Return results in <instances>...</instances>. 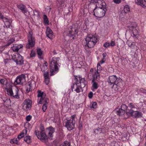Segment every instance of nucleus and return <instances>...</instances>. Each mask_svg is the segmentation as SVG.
Listing matches in <instances>:
<instances>
[{"mask_svg":"<svg viewBox=\"0 0 146 146\" xmlns=\"http://www.w3.org/2000/svg\"><path fill=\"white\" fill-rule=\"evenodd\" d=\"M34 15H36L37 17L39 16V11L36 10H35L34 11Z\"/></svg>","mask_w":146,"mask_h":146,"instance_id":"37","label":"nucleus"},{"mask_svg":"<svg viewBox=\"0 0 146 146\" xmlns=\"http://www.w3.org/2000/svg\"><path fill=\"white\" fill-rule=\"evenodd\" d=\"M44 21L45 24H48L49 21L47 16L45 15L43 16Z\"/></svg>","mask_w":146,"mask_h":146,"instance_id":"30","label":"nucleus"},{"mask_svg":"<svg viewBox=\"0 0 146 146\" xmlns=\"http://www.w3.org/2000/svg\"><path fill=\"white\" fill-rule=\"evenodd\" d=\"M59 57H53L52 60L50 61V72L52 73L55 71L58 70V67L60 66Z\"/></svg>","mask_w":146,"mask_h":146,"instance_id":"3","label":"nucleus"},{"mask_svg":"<svg viewBox=\"0 0 146 146\" xmlns=\"http://www.w3.org/2000/svg\"><path fill=\"white\" fill-rule=\"evenodd\" d=\"M5 46H1L0 47V51L2 52L5 49Z\"/></svg>","mask_w":146,"mask_h":146,"instance_id":"58","label":"nucleus"},{"mask_svg":"<svg viewBox=\"0 0 146 146\" xmlns=\"http://www.w3.org/2000/svg\"><path fill=\"white\" fill-rule=\"evenodd\" d=\"M10 142L11 144L15 143L18 144V140L17 139H14L10 140Z\"/></svg>","mask_w":146,"mask_h":146,"instance_id":"36","label":"nucleus"},{"mask_svg":"<svg viewBox=\"0 0 146 146\" xmlns=\"http://www.w3.org/2000/svg\"><path fill=\"white\" fill-rule=\"evenodd\" d=\"M93 93L92 92H90L88 94V97L90 98H91L93 96Z\"/></svg>","mask_w":146,"mask_h":146,"instance_id":"55","label":"nucleus"},{"mask_svg":"<svg viewBox=\"0 0 146 146\" xmlns=\"http://www.w3.org/2000/svg\"><path fill=\"white\" fill-rule=\"evenodd\" d=\"M27 132V131L26 129H24L22 132L19 135H18V138L19 139H20L24 136V135H26Z\"/></svg>","mask_w":146,"mask_h":146,"instance_id":"24","label":"nucleus"},{"mask_svg":"<svg viewBox=\"0 0 146 146\" xmlns=\"http://www.w3.org/2000/svg\"><path fill=\"white\" fill-rule=\"evenodd\" d=\"M11 44V42H9L8 41V42L7 43L4 45V46H5V47L9 45L10 44Z\"/></svg>","mask_w":146,"mask_h":146,"instance_id":"63","label":"nucleus"},{"mask_svg":"<svg viewBox=\"0 0 146 146\" xmlns=\"http://www.w3.org/2000/svg\"><path fill=\"white\" fill-rule=\"evenodd\" d=\"M12 50L14 51L17 52L19 50V48H18L17 46V45H16V46H14L12 47Z\"/></svg>","mask_w":146,"mask_h":146,"instance_id":"41","label":"nucleus"},{"mask_svg":"<svg viewBox=\"0 0 146 146\" xmlns=\"http://www.w3.org/2000/svg\"><path fill=\"white\" fill-rule=\"evenodd\" d=\"M97 68L98 70H100L102 69V67L100 65V63H98L97 65Z\"/></svg>","mask_w":146,"mask_h":146,"instance_id":"51","label":"nucleus"},{"mask_svg":"<svg viewBox=\"0 0 146 146\" xmlns=\"http://www.w3.org/2000/svg\"><path fill=\"white\" fill-rule=\"evenodd\" d=\"M27 92V93L29 92L30 91H31L30 90V86H28L27 84L26 86V90Z\"/></svg>","mask_w":146,"mask_h":146,"instance_id":"54","label":"nucleus"},{"mask_svg":"<svg viewBox=\"0 0 146 146\" xmlns=\"http://www.w3.org/2000/svg\"><path fill=\"white\" fill-rule=\"evenodd\" d=\"M1 19H2L4 23H6L9 20L7 18L5 17H4L3 16V17H2Z\"/></svg>","mask_w":146,"mask_h":146,"instance_id":"46","label":"nucleus"},{"mask_svg":"<svg viewBox=\"0 0 146 146\" xmlns=\"http://www.w3.org/2000/svg\"><path fill=\"white\" fill-rule=\"evenodd\" d=\"M122 83L121 82H117V84H116L115 85H117V86H119L120 88H122L123 87V85H122Z\"/></svg>","mask_w":146,"mask_h":146,"instance_id":"47","label":"nucleus"},{"mask_svg":"<svg viewBox=\"0 0 146 146\" xmlns=\"http://www.w3.org/2000/svg\"><path fill=\"white\" fill-rule=\"evenodd\" d=\"M28 44L26 45V47L29 48L31 47L34 46L35 45V39L33 36L32 31H29L28 34Z\"/></svg>","mask_w":146,"mask_h":146,"instance_id":"5","label":"nucleus"},{"mask_svg":"<svg viewBox=\"0 0 146 146\" xmlns=\"http://www.w3.org/2000/svg\"><path fill=\"white\" fill-rule=\"evenodd\" d=\"M5 25L7 27H9L10 26L11 24L10 20H9L7 22L5 23Z\"/></svg>","mask_w":146,"mask_h":146,"instance_id":"40","label":"nucleus"},{"mask_svg":"<svg viewBox=\"0 0 146 146\" xmlns=\"http://www.w3.org/2000/svg\"><path fill=\"white\" fill-rule=\"evenodd\" d=\"M44 104L42 106V110L44 112H45L47 109V104Z\"/></svg>","mask_w":146,"mask_h":146,"instance_id":"43","label":"nucleus"},{"mask_svg":"<svg viewBox=\"0 0 146 146\" xmlns=\"http://www.w3.org/2000/svg\"><path fill=\"white\" fill-rule=\"evenodd\" d=\"M75 84L76 85V88L74 90V91H76L78 93H79L80 92V85H79V83L78 81H76L75 84L73 83L71 86V89L72 91H73V90L74 88V86Z\"/></svg>","mask_w":146,"mask_h":146,"instance_id":"18","label":"nucleus"},{"mask_svg":"<svg viewBox=\"0 0 146 146\" xmlns=\"http://www.w3.org/2000/svg\"><path fill=\"white\" fill-rule=\"evenodd\" d=\"M106 4L101 5H96V7L94 10V15L97 17L101 18L103 17L107 11L106 8Z\"/></svg>","mask_w":146,"mask_h":146,"instance_id":"1","label":"nucleus"},{"mask_svg":"<svg viewBox=\"0 0 146 146\" xmlns=\"http://www.w3.org/2000/svg\"><path fill=\"white\" fill-rule=\"evenodd\" d=\"M129 108H130L131 109L135 108V106L132 103H129Z\"/></svg>","mask_w":146,"mask_h":146,"instance_id":"45","label":"nucleus"},{"mask_svg":"<svg viewBox=\"0 0 146 146\" xmlns=\"http://www.w3.org/2000/svg\"><path fill=\"white\" fill-rule=\"evenodd\" d=\"M24 141L27 143H29L31 142V137L30 136H26L24 138Z\"/></svg>","mask_w":146,"mask_h":146,"instance_id":"27","label":"nucleus"},{"mask_svg":"<svg viewBox=\"0 0 146 146\" xmlns=\"http://www.w3.org/2000/svg\"><path fill=\"white\" fill-rule=\"evenodd\" d=\"M5 80L4 79H1L0 80V82L2 84H4Z\"/></svg>","mask_w":146,"mask_h":146,"instance_id":"62","label":"nucleus"},{"mask_svg":"<svg viewBox=\"0 0 146 146\" xmlns=\"http://www.w3.org/2000/svg\"><path fill=\"white\" fill-rule=\"evenodd\" d=\"M15 41V39L12 38H11L8 41V42H11V44L14 41Z\"/></svg>","mask_w":146,"mask_h":146,"instance_id":"60","label":"nucleus"},{"mask_svg":"<svg viewBox=\"0 0 146 146\" xmlns=\"http://www.w3.org/2000/svg\"><path fill=\"white\" fill-rule=\"evenodd\" d=\"M113 2L119 4L121 2V0H113Z\"/></svg>","mask_w":146,"mask_h":146,"instance_id":"57","label":"nucleus"},{"mask_svg":"<svg viewBox=\"0 0 146 146\" xmlns=\"http://www.w3.org/2000/svg\"><path fill=\"white\" fill-rule=\"evenodd\" d=\"M10 100L9 99H7L6 100V101L4 102V103H5V104H6V103L7 102H9V103L10 102Z\"/></svg>","mask_w":146,"mask_h":146,"instance_id":"64","label":"nucleus"},{"mask_svg":"<svg viewBox=\"0 0 146 146\" xmlns=\"http://www.w3.org/2000/svg\"><path fill=\"white\" fill-rule=\"evenodd\" d=\"M76 121L73 120H67L66 122H65V125L64 126L66 127L68 130L70 131L74 127Z\"/></svg>","mask_w":146,"mask_h":146,"instance_id":"10","label":"nucleus"},{"mask_svg":"<svg viewBox=\"0 0 146 146\" xmlns=\"http://www.w3.org/2000/svg\"><path fill=\"white\" fill-rule=\"evenodd\" d=\"M38 97H40V98H43L46 97V94L43 92H42L40 90H38Z\"/></svg>","mask_w":146,"mask_h":146,"instance_id":"26","label":"nucleus"},{"mask_svg":"<svg viewBox=\"0 0 146 146\" xmlns=\"http://www.w3.org/2000/svg\"><path fill=\"white\" fill-rule=\"evenodd\" d=\"M48 64L47 62H46L42 66L41 68L42 71V72H44L48 70V68L47 66Z\"/></svg>","mask_w":146,"mask_h":146,"instance_id":"25","label":"nucleus"},{"mask_svg":"<svg viewBox=\"0 0 146 146\" xmlns=\"http://www.w3.org/2000/svg\"><path fill=\"white\" fill-rule=\"evenodd\" d=\"M60 146H70V143L68 141H66L61 144Z\"/></svg>","mask_w":146,"mask_h":146,"instance_id":"31","label":"nucleus"},{"mask_svg":"<svg viewBox=\"0 0 146 146\" xmlns=\"http://www.w3.org/2000/svg\"><path fill=\"white\" fill-rule=\"evenodd\" d=\"M48 98L45 97L43 98H40V100L38 102L40 104H48Z\"/></svg>","mask_w":146,"mask_h":146,"instance_id":"21","label":"nucleus"},{"mask_svg":"<svg viewBox=\"0 0 146 146\" xmlns=\"http://www.w3.org/2000/svg\"><path fill=\"white\" fill-rule=\"evenodd\" d=\"M123 11L125 13H127L130 11V8L128 5H126L125 6L123 9Z\"/></svg>","mask_w":146,"mask_h":146,"instance_id":"28","label":"nucleus"},{"mask_svg":"<svg viewBox=\"0 0 146 146\" xmlns=\"http://www.w3.org/2000/svg\"><path fill=\"white\" fill-rule=\"evenodd\" d=\"M110 44L111 46H114L115 45V43L114 41H111V43L110 44Z\"/></svg>","mask_w":146,"mask_h":146,"instance_id":"59","label":"nucleus"},{"mask_svg":"<svg viewBox=\"0 0 146 146\" xmlns=\"http://www.w3.org/2000/svg\"><path fill=\"white\" fill-rule=\"evenodd\" d=\"M127 43L128 46L131 48H133L135 46V44L134 42L131 43L129 41H127Z\"/></svg>","mask_w":146,"mask_h":146,"instance_id":"29","label":"nucleus"},{"mask_svg":"<svg viewBox=\"0 0 146 146\" xmlns=\"http://www.w3.org/2000/svg\"><path fill=\"white\" fill-rule=\"evenodd\" d=\"M128 108L125 104H123L121 106L120 108H116L115 111L117 115H124L125 112L126 114L127 110L129 109H127Z\"/></svg>","mask_w":146,"mask_h":146,"instance_id":"7","label":"nucleus"},{"mask_svg":"<svg viewBox=\"0 0 146 146\" xmlns=\"http://www.w3.org/2000/svg\"><path fill=\"white\" fill-rule=\"evenodd\" d=\"M35 133L36 135L37 136L38 138V137H39L38 136H40V135H39V131L38 130H35Z\"/></svg>","mask_w":146,"mask_h":146,"instance_id":"52","label":"nucleus"},{"mask_svg":"<svg viewBox=\"0 0 146 146\" xmlns=\"http://www.w3.org/2000/svg\"><path fill=\"white\" fill-rule=\"evenodd\" d=\"M97 104L96 102H93L92 105V108H96L97 107Z\"/></svg>","mask_w":146,"mask_h":146,"instance_id":"44","label":"nucleus"},{"mask_svg":"<svg viewBox=\"0 0 146 146\" xmlns=\"http://www.w3.org/2000/svg\"><path fill=\"white\" fill-rule=\"evenodd\" d=\"M28 86H30V90H31L32 89V84L31 83H30L29 82L28 84H27Z\"/></svg>","mask_w":146,"mask_h":146,"instance_id":"53","label":"nucleus"},{"mask_svg":"<svg viewBox=\"0 0 146 146\" xmlns=\"http://www.w3.org/2000/svg\"><path fill=\"white\" fill-rule=\"evenodd\" d=\"M92 82L93 83V88L95 89H97L98 87L97 83L96 82H95V81Z\"/></svg>","mask_w":146,"mask_h":146,"instance_id":"42","label":"nucleus"},{"mask_svg":"<svg viewBox=\"0 0 146 146\" xmlns=\"http://www.w3.org/2000/svg\"><path fill=\"white\" fill-rule=\"evenodd\" d=\"M37 54L39 56H40L42 54V51L41 49L40 48H37Z\"/></svg>","mask_w":146,"mask_h":146,"instance_id":"34","label":"nucleus"},{"mask_svg":"<svg viewBox=\"0 0 146 146\" xmlns=\"http://www.w3.org/2000/svg\"><path fill=\"white\" fill-rule=\"evenodd\" d=\"M45 78V82L46 85H48L49 82V78Z\"/></svg>","mask_w":146,"mask_h":146,"instance_id":"50","label":"nucleus"},{"mask_svg":"<svg viewBox=\"0 0 146 146\" xmlns=\"http://www.w3.org/2000/svg\"><path fill=\"white\" fill-rule=\"evenodd\" d=\"M133 34L134 36H136L138 34V31L135 29L132 30Z\"/></svg>","mask_w":146,"mask_h":146,"instance_id":"33","label":"nucleus"},{"mask_svg":"<svg viewBox=\"0 0 146 146\" xmlns=\"http://www.w3.org/2000/svg\"><path fill=\"white\" fill-rule=\"evenodd\" d=\"M91 2L92 3H96V4H98L99 5H101L102 3L104 5L105 4L104 1L103 0H91Z\"/></svg>","mask_w":146,"mask_h":146,"instance_id":"23","label":"nucleus"},{"mask_svg":"<svg viewBox=\"0 0 146 146\" xmlns=\"http://www.w3.org/2000/svg\"><path fill=\"white\" fill-rule=\"evenodd\" d=\"M12 59L17 65L21 66L24 64L23 57L19 53H17L12 57Z\"/></svg>","mask_w":146,"mask_h":146,"instance_id":"6","label":"nucleus"},{"mask_svg":"<svg viewBox=\"0 0 146 146\" xmlns=\"http://www.w3.org/2000/svg\"><path fill=\"white\" fill-rule=\"evenodd\" d=\"M44 78H49L48 72V70L44 72Z\"/></svg>","mask_w":146,"mask_h":146,"instance_id":"39","label":"nucleus"},{"mask_svg":"<svg viewBox=\"0 0 146 146\" xmlns=\"http://www.w3.org/2000/svg\"><path fill=\"white\" fill-rule=\"evenodd\" d=\"M98 39L96 37L93 36H91L90 35L87 36L85 38L86 41L83 45L86 50H87V47L88 48H91L93 47L97 42Z\"/></svg>","mask_w":146,"mask_h":146,"instance_id":"2","label":"nucleus"},{"mask_svg":"<svg viewBox=\"0 0 146 146\" xmlns=\"http://www.w3.org/2000/svg\"><path fill=\"white\" fill-rule=\"evenodd\" d=\"M90 75L88 76V78L91 80L92 78H93L92 82H93L96 80H98L100 78V74L98 71H96L95 72L94 74H93L92 73H90Z\"/></svg>","mask_w":146,"mask_h":146,"instance_id":"15","label":"nucleus"},{"mask_svg":"<svg viewBox=\"0 0 146 146\" xmlns=\"http://www.w3.org/2000/svg\"><path fill=\"white\" fill-rule=\"evenodd\" d=\"M12 87L11 86H10L8 88H7L8 94L11 96H13L14 98H19V97L18 95L19 90L16 89L13 92L12 91Z\"/></svg>","mask_w":146,"mask_h":146,"instance_id":"8","label":"nucleus"},{"mask_svg":"<svg viewBox=\"0 0 146 146\" xmlns=\"http://www.w3.org/2000/svg\"><path fill=\"white\" fill-rule=\"evenodd\" d=\"M126 114L131 115L135 118L139 117H141L142 113L141 112L138 111H134L131 109L127 110Z\"/></svg>","mask_w":146,"mask_h":146,"instance_id":"9","label":"nucleus"},{"mask_svg":"<svg viewBox=\"0 0 146 146\" xmlns=\"http://www.w3.org/2000/svg\"><path fill=\"white\" fill-rule=\"evenodd\" d=\"M25 81V74H22L18 76L14 82L15 85H22Z\"/></svg>","mask_w":146,"mask_h":146,"instance_id":"11","label":"nucleus"},{"mask_svg":"<svg viewBox=\"0 0 146 146\" xmlns=\"http://www.w3.org/2000/svg\"><path fill=\"white\" fill-rule=\"evenodd\" d=\"M135 2L142 7H146V1L145 0H136Z\"/></svg>","mask_w":146,"mask_h":146,"instance_id":"20","label":"nucleus"},{"mask_svg":"<svg viewBox=\"0 0 146 146\" xmlns=\"http://www.w3.org/2000/svg\"><path fill=\"white\" fill-rule=\"evenodd\" d=\"M80 28L79 25L77 24L73 25L72 27V31H69L67 32V35L70 37L72 38L73 39H75V35L77 34L78 32V30Z\"/></svg>","mask_w":146,"mask_h":146,"instance_id":"4","label":"nucleus"},{"mask_svg":"<svg viewBox=\"0 0 146 146\" xmlns=\"http://www.w3.org/2000/svg\"><path fill=\"white\" fill-rule=\"evenodd\" d=\"M40 134V136H38V139L42 142H44L47 145H49L50 144L48 142V138L44 131H42Z\"/></svg>","mask_w":146,"mask_h":146,"instance_id":"13","label":"nucleus"},{"mask_svg":"<svg viewBox=\"0 0 146 146\" xmlns=\"http://www.w3.org/2000/svg\"><path fill=\"white\" fill-rule=\"evenodd\" d=\"M120 80V79L117 78L116 76H111L109 77L108 82L110 85L113 84V86L114 84H117V82Z\"/></svg>","mask_w":146,"mask_h":146,"instance_id":"14","label":"nucleus"},{"mask_svg":"<svg viewBox=\"0 0 146 146\" xmlns=\"http://www.w3.org/2000/svg\"><path fill=\"white\" fill-rule=\"evenodd\" d=\"M47 130L48 136L51 139H52V137L53 136V133L54 132V129L52 127H50L47 129Z\"/></svg>","mask_w":146,"mask_h":146,"instance_id":"19","label":"nucleus"},{"mask_svg":"<svg viewBox=\"0 0 146 146\" xmlns=\"http://www.w3.org/2000/svg\"><path fill=\"white\" fill-rule=\"evenodd\" d=\"M17 7L19 9L22 11L23 13H25L27 12V11L25 9V7L24 5L22 4L17 5Z\"/></svg>","mask_w":146,"mask_h":146,"instance_id":"22","label":"nucleus"},{"mask_svg":"<svg viewBox=\"0 0 146 146\" xmlns=\"http://www.w3.org/2000/svg\"><path fill=\"white\" fill-rule=\"evenodd\" d=\"M32 118L31 116L30 115L27 116L26 117V119L27 121H29Z\"/></svg>","mask_w":146,"mask_h":146,"instance_id":"49","label":"nucleus"},{"mask_svg":"<svg viewBox=\"0 0 146 146\" xmlns=\"http://www.w3.org/2000/svg\"><path fill=\"white\" fill-rule=\"evenodd\" d=\"M46 34L47 36L50 39L53 38L54 36L52 31L49 27L46 28Z\"/></svg>","mask_w":146,"mask_h":146,"instance_id":"17","label":"nucleus"},{"mask_svg":"<svg viewBox=\"0 0 146 146\" xmlns=\"http://www.w3.org/2000/svg\"><path fill=\"white\" fill-rule=\"evenodd\" d=\"M81 13V15L83 16L86 15V12L85 11V10L84 9H81L80 10Z\"/></svg>","mask_w":146,"mask_h":146,"instance_id":"38","label":"nucleus"},{"mask_svg":"<svg viewBox=\"0 0 146 146\" xmlns=\"http://www.w3.org/2000/svg\"><path fill=\"white\" fill-rule=\"evenodd\" d=\"M102 131V129L101 128H98L94 129V132L96 134L100 133Z\"/></svg>","mask_w":146,"mask_h":146,"instance_id":"32","label":"nucleus"},{"mask_svg":"<svg viewBox=\"0 0 146 146\" xmlns=\"http://www.w3.org/2000/svg\"><path fill=\"white\" fill-rule=\"evenodd\" d=\"M30 55L31 57L35 56V51L33 50H31Z\"/></svg>","mask_w":146,"mask_h":146,"instance_id":"48","label":"nucleus"},{"mask_svg":"<svg viewBox=\"0 0 146 146\" xmlns=\"http://www.w3.org/2000/svg\"><path fill=\"white\" fill-rule=\"evenodd\" d=\"M137 26V24L135 23H133L130 25L129 27L130 29H135Z\"/></svg>","mask_w":146,"mask_h":146,"instance_id":"35","label":"nucleus"},{"mask_svg":"<svg viewBox=\"0 0 146 146\" xmlns=\"http://www.w3.org/2000/svg\"><path fill=\"white\" fill-rule=\"evenodd\" d=\"M76 116L75 115H72L71 117V120H73L74 119V120L75 121V117Z\"/></svg>","mask_w":146,"mask_h":146,"instance_id":"61","label":"nucleus"},{"mask_svg":"<svg viewBox=\"0 0 146 146\" xmlns=\"http://www.w3.org/2000/svg\"><path fill=\"white\" fill-rule=\"evenodd\" d=\"M110 45V43H107L106 42L104 44V47H107L108 46H109Z\"/></svg>","mask_w":146,"mask_h":146,"instance_id":"56","label":"nucleus"},{"mask_svg":"<svg viewBox=\"0 0 146 146\" xmlns=\"http://www.w3.org/2000/svg\"><path fill=\"white\" fill-rule=\"evenodd\" d=\"M75 79L76 81H78L81 88L84 87L87 84V82L84 78L80 77H78L76 76Z\"/></svg>","mask_w":146,"mask_h":146,"instance_id":"12","label":"nucleus"},{"mask_svg":"<svg viewBox=\"0 0 146 146\" xmlns=\"http://www.w3.org/2000/svg\"><path fill=\"white\" fill-rule=\"evenodd\" d=\"M23 105V107L29 109L31 107V101L29 99L26 100L24 101Z\"/></svg>","mask_w":146,"mask_h":146,"instance_id":"16","label":"nucleus"}]
</instances>
